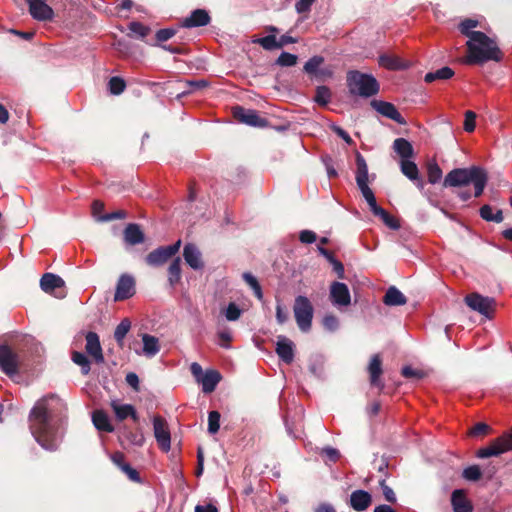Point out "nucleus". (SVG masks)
Wrapping results in <instances>:
<instances>
[{"label":"nucleus","instance_id":"obj_1","mask_svg":"<svg viewBox=\"0 0 512 512\" xmlns=\"http://www.w3.org/2000/svg\"><path fill=\"white\" fill-rule=\"evenodd\" d=\"M479 21L471 18L462 20L458 29L469 40L466 42L468 56L467 64H483L488 61L500 62L503 53L495 40L487 36L484 32L474 31L479 26Z\"/></svg>","mask_w":512,"mask_h":512},{"label":"nucleus","instance_id":"obj_2","mask_svg":"<svg viewBox=\"0 0 512 512\" xmlns=\"http://www.w3.org/2000/svg\"><path fill=\"white\" fill-rule=\"evenodd\" d=\"M49 400L59 399L54 395H48L39 399L29 413V428L35 440L46 450L57 449L55 429L51 423L52 414L49 408Z\"/></svg>","mask_w":512,"mask_h":512},{"label":"nucleus","instance_id":"obj_3","mask_svg":"<svg viewBox=\"0 0 512 512\" xmlns=\"http://www.w3.org/2000/svg\"><path fill=\"white\" fill-rule=\"evenodd\" d=\"M488 172L480 166H471L468 168H455L451 170L444 178V187H464L473 185L475 198L480 197L488 183Z\"/></svg>","mask_w":512,"mask_h":512},{"label":"nucleus","instance_id":"obj_4","mask_svg":"<svg viewBox=\"0 0 512 512\" xmlns=\"http://www.w3.org/2000/svg\"><path fill=\"white\" fill-rule=\"evenodd\" d=\"M346 82L351 95L363 98L375 96L380 90V85L373 75L362 73L358 70L348 71Z\"/></svg>","mask_w":512,"mask_h":512},{"label":"nucleus","instance_id":"obj_5","mask_svg":"<svg viewBox=\"0 0 512 512\" xmlns=\"http://www.w3.org/2000/svg\"><path fill=\"white\" fill-rule=\"evenodd\" d=\"M293 312L299 329L308 332L312 326L314 308L306 296L299 295L294 300Z\"/></svg>","mask_w":512,"mask_h":512},{"label":"nucleus","instance_id":"obj_6","mask_svg":"<svg viewBox=\"0 0 512 512\" xmlns=\"http://www.w3.org/2000/svg\"><path fill=\"white\" fill-rule=\"evenodd\" d=\"M508 451H512V429L492 440L488 446L480 448L476 456L479 458H488L499 456Z\"/></svg>","mask_w":512,"mask_h":512},{"label":"nucleus","instance_id":"obj_7","mask_svg":"<svg viewBox=\"0 0 512 512\" xmlns=\"http://www.w3.org/2000/svg\"><path fill=\"white\" fill-rule=\"evenodd\" d=\"M180 247L181 240L169 246L158 247L147 254L145 262L152 267L162 266L179 251Z\"/></svg>","mask_w":512,"mask_h":512},{"label":"nucleus","instance_id":"obj_8","mask_svg":"<svg viewBox=\"0 0 512 512\" xmlns=\"http://www.w3.org/2000/svg\"><path fill=\"white\" fill-rule=\"evenodd\" d=\"M355 159H356V183L358 188L360 189L363 197L367 201L368 199H371L374 197L373 191L368 186L369 181V175H368V165L366 163L365 158L362 156L360 152L355 153Z\"/></svg>","mask_w":512,"mask_h":512},{"label":"nucleus","instance_id":"obj_9","mask_svg":"<svg viewBox=\"0 0 512 512\" xmlns=\"http://www.w3.org/2000/svg\"><path fill=\"white\" fill-rule=\"evenodd\" d=\"M232 115L236 121L253 127H266L268 121L260 117L258 111L247 109L243 106L236 105L232 107Z\"/></svg>","mask_w":512,"mask_h":512},{"label":"nucleus","instance_id":"obj_10","mask_svg":"<svg viewBox=\"0 0 512 512\" xmlns=\"http://www.w3.org/2000/svg\"><path fill=\"white\" fill-rule=\"evenodd\" d=\"M464 301L469 308L488 318H491L494 312L495 300L493 298L484 297L479 293L474 292L468 294Z\"/></svg>","mask_w":512,"mask_h":512},{"label":"nucleus","instance_id":"obj_11","mask_svg":"<svg viewBox=\"0 0 512 512\" xmlns=\"http://www.w3.org/2000/svg\"><path fill=\"white\" fill-rule=\"evenodd\" d=\"M154 436L159 447L168 452L171 448V436L167 422L161 416H155L153 419Z\"/></svg>","mask_w":512,"mask_h":512},{"label":"nucleus","instance_id":"obj_12","mask_svg":"<svg viewBox=\"0 0 512 512\" xmlns=\"http://www.w3.org/2000/svg\"><path fill=\"white\" fill-rule=\"evenodd\" d=\"M0 367L7 375L18 372V355L6 344L0 345Z\"/></svg>","mask_w":512,"mask_h":512},{"label":"nucleus","instance_id":"obj_13","mask_svg":"<svg viewBox=\"0 0 512 512\" xmlns=\"http://www.w3.org/2000/svg\"><path fill=\"white\" fill-rule=\"evenodd\" d=\"M370 105L382 116L391 119L400 125L406 124V120L400 114V112L397 110L394 104L383 100L374 99L371 101Z\"/></svg>","mask_w":512,"mask_h":512},{"label":"nucleus","instance_id":"obj_14","mask_svg":"<svg viewBox=\"0 0 512 512\" xmlns=\"http://www.w3.org/2000/svg\"><path fill=\"white\" fill-rule=\"evenodd\" d=\"M85 351L96 364L105 362L99 336L96 332L89 331L85 335Z\"/></svg>","mask_w":512,"mask_h":512},{"label":"nucleus","instance_id":"obj_15","mask_svg":"<svg viewBox=\"0 0 512 512\" xmlns=\"http://www.w3.org/2000/svg\"><path fill=\"white\" fill-rule=\"evenodd\" d=\"M29 13L38 21H50L54 17L53 9L47 4V0H26Z\"/></svg>","mask_w":512,"mask_h":512},{"label":"nucleus","instance_id":"obj_16","mask_svg":"<svg viewBox=\"0 0 512 512\" xmlns=\"http://www.w3.org/2000/svg\"><path fill=\"white\" fill-rule=\"evenodd\" d=\"M135 294V280L128 274H123L118 279L114 301H123Z\"/></svg>","mask_w":512,"mask_h":512},{"label":"nucleus","instance_id":"obj_17","mask_svg":"<svg viewBox=\"0 0 512 512\" xmlns=\"http://www.w3.org/2000/svg\"><path fill=\"white\" fill-rule=\"evenodd\" d=\"M329 297L335 306H348L351 303L348 286L342 282L336 281L331 284Z\"/></svg>","mask_w":512,"mask_h":512},{"label":"nucleus","instance_id":"obj_18","mask_svg":"<svg viewBox=\"0 0 512 512\" xmlns=\"http://www.w3.org/2000/svg\"><path fill=\"white\" fill-rule=\"evenodd\" d=\"M369 373V380L371 386L377 387L380 390L384 389V383L381 380V375L383 374L382 369V359L379 354H374L369 362L367 367Z\"/></svg>","mask_w":512,"mask_h":512},{"label":"nucleus","instance_id":"obj_19","mask_svg":"<svg viewBox=\"0 0 512 512\" xmlns=\"http://www.w3.org/2000/svg\"><path fill=\"white\" fill-rule=\"evenodd\" d=\"M294 348V343L287 337L283 335L277 337L276 353L284 363L291 364L293 362Z\"/></svg>","mask_w":512,"mask_h":512},{"label":"nucleus","instance_id":"obj_20","mask_svg":"<svg viewBox=\"0 0 512 512\" xmlns=\"http://www.w3.org/2000/svg\"><path fill=\"white\" fill-rule=\"evenodd\" d=\"M183 257L185 262L194 270H201L204 262L201 259V252L193 243H187L183 249Z\"/></svg>","mask_w":512,"mask_h":512},{"label":"nucleus","instance_id":"obj_21","mask_svg":"<svg viewBox=\"0 0 512 512\" xmlns=\"http://www.w3.org/2000/svg\"><path fill=\"white\" fill-rule=\"evenodd\" d=\"M211 17L209 13L204 9H196L192 11L189 17H186L182 23L181 27L184 28H193V27H202L206 26L210 23Z\"/></svg>","mask_w":512,"mask_h":512},{"label":"nucleus","instance_id":"obj_22","mask_svg":"<svg viewBox=\"0 0 512 512\" xmlns=\"http://www.w3.org/2000/svg\"><path fill=\"white\" fill-rule=\"evenodd\" d=\"M451 505L454 512H473V505L463 489H456L452 492Z\"/></svg>","mask_w":512,"mask_h":512},{"label":"nucleus","instance_id":"obj_23","mask_svg":"<svg viewBox=\"0 0 512 512\" xmlns=\"http://www.w3.org/2000/svg\"><path fill=\"white\" fill-rule=\"evenodd\" d=\"M372 503V495L365 490H355L350 495V506L358 512L365 511Z\"/></svg>","mask_w":512,"mask_h":512},{"label":"nucleus","instance_id":"obj_24","mask_svg":"<svg viewBox=\"0 0 512 512\" xmlns=\"http://www.w3.org/2000/svg\"><path fill=\"white\" fill-rule=\"evenodd\" d=\"M123 239L126 244L135 246L145 241V234L139 224L129 223L123 231Z\"/></svg>","mask_w":512,"mask_h":512},{"label":"nucleus","instance_id":"obj_25","mask_svg":"<svg viewBox=\"0 0 512 512\" xmlns=\"http://www.w3.org/2000/svg\"><path fill=\"white\" fill-rule=\"evenodd\" d=\"M111 408L113 409L116 419L123 421L128 417H131L135 423H138L139 416L136 409L131 404H119L116 401L111 402Z\"/></svg>","mask_w":512,"mask_h":512},{"label":"nucleus","instance_id":"obj_26","mask_svg":"<svg viewBox=\"0 0 512 512\" xmlns=\"http://www.w3.org/2000/svg\"><path fill=\"white\" fill-rule=\"evenodd\" d=\"M401 172L411 181H413L419 189L424 188V182L419 175V169L417 165L408 159L401 161Z\"/></svg>","mask_w":512,"mask_h":512},{"label":"nucleus","instance_id":"obj_27","mask_svg":"<svg viewBox=\"0 0 512 512\" xmlns=\"http://www.w3.org/2000/svg\"><path fill=\"white\" fill-rule=\"evenodd\" d=\"M65 286L64 280L53 273H45L40 279V287L45 293H52L57 288Z\"/></svg>","mask_w":512,"mask_h":512},{"label":"nucleus","instance_id":"obj_28","mask_svg":"<svg viewBox=\"0 0 512 512\" xmlns=\"http://www.w3.org/2000/svg\"><path fill=\"white\" fill-rule=\"evenodd\" d=\"M221 378V374L217 370H207L198 382L202 384L204 393H211L215 390Z\"/></svg>","mask_w":512,"mask_h":512},{"label":"nucleus","instance_id":"obj_29","mask_svg":"<svg viewBox=\"0 0 512 512\" xmlns=\"http://www.w3.org/2000/svg\"><path fill=\"white\" fill-rule=\"evenodd\" d=\"M383 303L387 306H402L407 303V297L395 286H390L383 297Z\"/></svg>","mask_w":512,"mask_h":512},{"label":"nucleus","instance_id":"obj_30","mask_svg":"<svg viewBox=\"0 0 512 512\" xmlns=\"http://www.w3.org/2000/svg\"><path fill=\"white\" fill-rule=\"evenodd\" d=\"M92 421L95 428L102 432L111 433L114 427L111 424L109 417L103 410H95L92 414Z\"/></svg>","mask_w":512,"mask_h":512},{"label":"nucleus","instance_id":"obj_31","mask_svg":"<svg viewBox=\"0 0 512 512\" xmlns=\"http://www.w3.org/2000/svg\"><path fill=\"white\" fill-rule=\"evenodd\" d=\"M179 84H181L183 87V90L181 93L177 95V98L180 99L194 91L204 89L209 86V82L205 79H199V80H186L184 82L180 81Z\"/></svg>","mask_w":512,"mask_h":512},{"label":"nucleus","instance_id":"obj_32","mask_svg":"<svg viewBox=\"0 0 512 512\" xmlns=\"http://www.w3.org/2000/svg\"><path fill=\"white\" fill-rule=\"evenodd\" d=\"M455 72L452 68L445 66L436 71L428 72L424 76L426 83H432L434 81L449 80L454 76Z\"/></svg>","mask_w":512,"mask_h":512},{"label":"nucleus","instance_id":"obj_33","mask_svg":"<svg viewBox=\"0 0 512 512\" xmlns=\"http://www.w3.org/2000/svg\"><path fill=\"white\" fill-rule=\"evenodd\" d=\"M142 341H143V353L146 356H148V357L155 356L160 351L159 340L157 337L149 335V334H143Z\"/></svg>","mask_w":512,"mask_h":512},{"label":"nucleus","instance_id":"obj_34","mask_svg":"<svg viewBox=\"0 0 512 512\" xmlns=\"http://www.w3.org/2000/svg\"><path fill=\"white\" fill-rule=\"evenodd\" d=\"M393 148L395 152L403 159H409L413 156V146L404 138H397L394 140Z\"/></svg>","mask_w":512,"mask_h":512},{"label":"nucleus","instance_id":"obj_35","mask_svg":"<svg viewBox=\"0 0 512 512\" xmlns=\"http://www.w3.org/2000/svg\"><path fill=\"white\" fill-rule=\"evenodd\" d=\"M181 280V259L176 257L168 267V282L171 287H174Z\"/></svg>","mask_w":512,"mask_h":512},{"label":"nucleus","instance_id":"obj_36","mask_svg":"<svg viewBox=\"0 0 512 512\" xmlns=\"http://www.w3.org/2000/svg\"><path fill=\"white\" fill-rule=\"evenodd\" d=\"M131 328V321L128 318H124L115 328L114 339L118 346L123 348L124 339Z\"/></svg>","mask_w":512,"mask_h":512},{"label":"nucleus","instance_id":"obj_37","mask_svg":"<svg viewBox=\"0 0 512 512\" xmlns=\"http://www.w3.org/2000/svg\"><path fill=\"white\" fill-rule=\"evenodd\" d=\"M128 29L130 31V33L128 34L129 37L136 36L140 39H144L151 32V29L149 26H146L138 21L130 22L128 25Z\"/></svg>","mask_w":512,"mask_h":512},{"label":"nucleus","instance_id":"obj_38","mask_svg":"<svg viewBox=\"0 0 512 512\" xmlns=\"http://www.w3.org/2000/svg\"><path fill=\"white\" fill-rule=\"evenodd\" d=\"M71 359L76 365L80 366L81 373L83 375H88L90 373L91 362L84 353L79 352V351H74L72 353Z\"/></svg>","mask_w":512,"mask_h":512},{"label":"nucleus","instance_id":"obj_39","mask_svg":"<svg viewBox=\"0 0 512 512\" xmlns=\"http://www.w3.org/2000/svg\"><path fill=\"white\" fill-rule=\"evenodd\" d=\"M379 64L389 70H399L404 67L402 60L399 57L391 55H381L379 57Z\"/></svg>","mask_w":512,"mask_h":512},{"label":"nucleus","instance_id":"obj_40","mask_svg":"<svg viewBox=\"0 0 512 512\" xmlns=\"http://www.w3.org/2000/svg\"><path fill=\"white\" fill-rule=\"evenodd\" d=\"M332 97V93L329 87L327 86H318L316 88L315 96L313 100L320 106H327Z\"/></svg>","mask_w":512,"mask_h":512},{"label":"nucleus","instance_id":"obj_41","mask_svg":"<svg viewBox=\"0 0 512 512\" xmlns=\"http://www.w3.org/2000/svg\"><path fill=\"white\" fill-rule=\"evenodd\" d=\"M123 436L129 443L136 446H142L145 440L140 430L133 431L126 426L123 427Z\"/></svg>","mask_w":512,"mask_h":512},{"label":"nucleus","instance_id":"obj_42","mask_svg":"<svg viewBox=\"0 0 512 512\" xmlns=\"http://www.w3.org/2000/svg\"><path fill=\"white\" fill-rule=\"evenodd\" d=\"M324 63L322 56H313L304 64V71L307 74L318 76L319 67Z\"/></svg>","mask_w":512,"mask_h":512},{"label":"nucleus","instance_id":"obj_43","mask_svg":"<svg viewBox=\"0 0 512 512\" xmlns=\"http://www.w3.org/2000/svg\"><path fill=\"white\" fill-rule=\"evenodd\" d=\"M427 176L428 182L431 184H435L440 181L442 178V170L440 166L435 162H428L427 164Z\"/></svg>","mask_w":512,"mask_h":512},{"label":"nucleus","instance_id":"obj_44","mask_svg":"<svg viewBox=\"0 0 512 512\" xmlns=\"http://www.w3.org/2000/svg\"><path fill=\"white\" fill-rule=\"evenodd\" d=\"M376 217H379L383 223L389 227L392 230H398L400 228L399 221L390 215L385 209H381L378 211V213L375 215Z\"/></svg>","mask_w":512,"mask_h":512},{"label":"nucleus","instance_id":"obj_45","mask_svg":"<svg viewBox=\"0 0 512 512\" xmlns=\"http://www.w3.org/2000/svg\"><path fill=\"white\" fill-rule=\"evenodd\" d=\"M108 86H109V91L111 94L120 95L121 93L124 92V90L126 88V82L124 81L123 78L114 76V77L110 78V80L108 82Z\"/></svg>","mask_w":512,"mask_h":512},{"label":"nucleus","instance_id":"obj_46","mask_svg":"<svg viewBox=\"0 0 512 512\" xmlns=\"http://www.w3.org/2000/svg\"><path fill=\"white\" fill-rule=\"evenodd\" d=\"M253 43L259 44L263 49L268 51L279 49L278 41L274 35H267L262 38L254 39Z\"/></svg>","mask_w":512,"mask_h":512},{"label":"nucleus","instance_id":"obj_47","mask_svg":"<svg viewBox=\"0 0 512 512\" xmlns=\"http://www.w3.org/2000/svg\"><path fill=\"white\" fill-rule=\"evenodd\" d=\"M387 477H388V475L385 474L384 477L379 480V486L382 489V493H383L385 500L391 504H394V503H396L397 498H396V495H395V492L393 491V489L391 487H389L386 483Z\"/></svg>","mask_w":512,"mask_h":512},{"label":"nucleus","instance_id":"obj_48","mask_svg":"<svg viewBox=\"0 0 512 512\" xmlns=\"http://www.w3.org/2000/svg\"><path fill=\"white\" fill-rule=\"evenodd\" d=\"M243 279L254 291L255 296L258 299H262V297H263L262 289H261V286H260L258 280L249 272L243 273Z\"/></svg>","mask_w":512,"mask_h":512},{"label":"nucleus","instance_id":"obj_49","mask_svg":"<svg viewBox=\"0 0 512 512\" xmlns=\"http://www.w3.org/2000/svg\"><path fill=\"white\" fill-rule=\"evenodd\" d=\"M463 478L468 481H478L482 477L481 469L478 465H471L463 470Z\"/></svg>","mask_w":512,"mask_h":512},{"label":"nucleus","instance_id":"obj_50","mask_svg":"<svg viewBox=\"0 0 512 512\" xmlns=\"http://www.w3.org/2000/svg\"><path fill=\"white\" fill-rule=\"evenodd\" d=\"M298 57L288 52H282L276 60V65L281 67H291L296 65Z\"/></svg>","mask_w":512,"mask_h":512},{"label":"nucleus","instance_id":"obj_51","mask_svg":"<svg viewBox=\"0 0 512 512\" xmlns=\"http://www.w3.org/2000/svg\"><path fill=\"white\" fill-rule=\"evenodd\" d=\"M221 415L218 411H211L208 415V432L216 434L220 428Z\"/></svg>","mask_w":512,"mask_h":512},{"label":"nucleus","instance_id":"obj_52","mask_svg":"<svg viewBox=\"0 0 512 512\" xmlns=\"http://www.w3.org/2000/svg\"><path fill=\"white\" fill-rule=\"evenodd\" d=\"M491 427L486 423L479 422L470 428L468 434L472 437L485 436L489 434Z\"/></svg>","mask_w":512,"mask_h":512},{"label":"nucleus","instance_id":"obj_53","mask_svg":"<svg viewBox=\"0 0 512 512\" xmlns=\"http://www.w3.org/2000/svg\"><path fill=\"white\" fill-rule=\"evenodd\" d=\"M476 113L468 110L465 112V120H464V130L468 133H471L475 130L476 127Z\"/></svg>","mask_w":512,"mask_h":512},{"label":"nucleus","instance_id":"obj_54","mask_svg":"<svg viewBox=\"0 0 512 512\" xmlns=\"http://www.w3.org/2000/svg\"><path fill=\"white\" fill-rule=\"evenodd\" d=\"M241 316V310L240 308L234 303L231 302L227 306L225 310V317L228 321H236Z\"/></svg>","mask_w":512,"mask_h":512},{"label":"nucleus","instance_id":"obj_55","mask_svg":"<svg viewBox=\"0 0 512 512\" xmlns=\"http://www.w3.org/2000/svg\"><path fill=\"white\" fill-rule=\"evenodd\" d=\"M176 32H177L176 29H173V28L160 29L156 32V35H155L156 41L158 43L168 41L173 36H175Z\"/></svg>","mask_w":512,"mask_h":512},{"label":"nucleus","instance_id":"obj_56","mask_svg":"<svg viewBox=\"0 0 512 512\" xmlns=\"http://www.w3.org/2000/svg\"><path fill=\"white\" fill-rule=\"evenodd\" d=\"M127 217V212L125 210H117L115 212L103 214L98 218L100 222H109L116 219H125Z\"/></svg>","mask_w":512,"mask_h":512},{"label":"nucleus","instance_id":"obj_57","mask_svg":"<svg viewBox=\"0 0 512 512\" xmlns=\"http://www.w3.org/2000/svg\"><path fill=\"white\" fill-rule=\"evenodd\" d=\"M323 326L329 331H335L339 326V320L335 315L329 314L323 318Z\"/></svg>","mask_w":512,"mask_h":512},{"label":"nucleus","instance_id":"obj_58","mask_svg":"<svg viewBox=\"0 0 512 512\" xmlns=\"http://www.w3.org/2000/svg\"><path fill=\"white\" fill-rule=\"evenodd\" d=\"M121 471L125 473L131 481L136 483L142 482L139 472L131 467L130 464L127 463L126 465H123Z\"/></svg>","mask_w":512,"mask_h":512},{"label":"nucleus","instance_id":"obj_59","mask_svg":"<svg viewBox=\"0 0 512 512\" xmlns=\"http://www.w3.org/2000/svg\"><path fill=\"white\" fill-rule=\"evenodd\" d=\"M401 374L405 378L421 379L425 376V373L422 370H415L411 366H404L402 368Z\"/></svg>","mask_w":512,"mask_h":512},{"label":"nucleus","instance_id":"obj_60","mask_svg":"<svg viewBox=\"0 0 512 512\" xmlns=\"http://www.w3.org/2000/svg\"><path fill=\"white\" fill-rule=\"evenodd\" d=\"M289 318L288 311L278 302L276 305V321L279 325H283Z\"/></svg>","mask_w":512,"mask_h":512},{"label":"nucleus","instance_id":"obj_61","mask_svg":"<svg viewBox=\"0 0 512 512\" xmlns=\"http://www.w3.org/2000/svg\"><path fill=\"white\" fill-rule=\"evenodd\" d=\"M314 2L315 0H298L295 3V10L299 14L308 13L310 12L311 6L313 5Z\"/></svg>","mask_w":512,"mask_h":512},{"label":"nucleus","instance_id":"obj_62","mask_svg":"<svg viewBox=\"0 0 512 512\" xmlns=\"http://www.w3.org/2000/svg\"><path fill=\"white\" fill-rule=\"evenodd\" d=\"M321 455L326 456L329 461L335 463L340 458V452L332 447H325L321 451Z\"/></svg>","mask_w":512,"mask_h":512},{"label":"nucleus","instance_id":"obj_63","mask_svg":"<svg viewBox=\"0 0 512 512\" xmlns=\"http://www.w3.org/2000/svg\"><path fill=\"white\" fill-rule=\"evenodd\" d=\"M317 235L311 230H302L299 234V240L305 244H312L316 241Z\"/></svg>","mask_w":512,"mask_h":512},{"label":"nucleus","instance_id":"obj_64","mask_svg":"<svg viewBox=\"0 0 512 512\" xmlns=\"http://www.w3.org/2000/svg\"><path fill=\"white\" fill-rule=\"evenodd\" d=\"M126 383L132 387L135 391H139V377L134 372H129L125 377Z\"/></svg>","mask_w":512,"mask_h":512}]
</instances>
